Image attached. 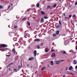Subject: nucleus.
<instances>
[{
	"mask_svg": "<svg viewBox=\"0 0 77 77\" xmlns=\"http://www.w3.org/2000/svg\"><path fill=\"white\" fill-rule=\"evenodd\" d=\"M28 32H29V31H26L25 32V36L24 37L25 38H27L26 36H28V37L30 36V34H28Z\"/></svg>",
	"mask_w": 77,
	"mask_h": 77,
	"instance_id": "f257e3e1",
	"label": "nucleus"
},
{
	"mask_svg": "<svg viewBox=\"0 0 77 77\" xmlns=\"http://www.w3.org/2000/svg\"><path fill=\"white\" fill-rule=\"evenodd\" d=\"M8 48H4V49H0V51H7L6 50H8Z\"/></svg>",
	"mask_w": 77,
	"mask_h": 77,
	"instance_id": "f03ea898",
	"label": "nucleus"
},
{
	"mask_svg": "<svg viewBox=\"0 0 77 77\" xmlns=\"http://www.w3.org/2000/svg\"><path fill=\"white\" fill-rule=\"evenodd\" d=\"M44 18L42 17L40 20V23H44Z\"/></svg>",
	"mask_w": 77,
	"mask_h": 77,
	"instance_id": "7ed1b4c3",
	"label": "nucleus"
},
{
	"mask_svg": "<svg viewBox=\"0 0 77 77\" xmlns=\"http://www.w3.org/2000/svg\"><path fill=\"white\" fill-rule=\"evenodd\" d=\"M37 54V52L36 50H35L34 51V56H36V54Z\"/></svg>",
	"mask_w": 77,
	"mask_h": 77,
	"instance_id": "20e7f679",
	"label": "nucleus"
},
{
	"mask_svg": "<svg viewBox=\"0 0 77 77\" xmlns=\"http://www.w3.org/2000/svg\"><path fill=\"white\" fill-rule=\"evenodd\" d=\"M1 46L2 47H7V45L5 44H2L1 45Z\"/></svg>",
	"mask_w": 77,
	"mask_h": 77,
	"instance_id": "39448f33",
	"label": "nucleus"
},
{
	"mask_svg": "<svg viewBox=\"0 0 77 77\" xmlns=\"http://www.w3.org/2000/svg\"><path fill=\"white\" fill-rule=\"evenodd\" d=\"M29 60H34V57H31L29 58L28 59Z\"/></svg>",
	"mask_w": 77,
	"mask_h": 77,
	"instance_id": "423d86ee",
	"label": "nucleus"
},
{
	"mask_svg": "<svg viewBox=\"0 0 77 77\" xmlns=\"http://www.w3.org/2000/svg\"><path fill=\"white\" fill-rule=\"evenodd\" d=\"M73 62L74 63V65H75V64H77V61H76V60H74Z\"/></svg>",
	"mask_w": 77,
	"mask_h": 77,
	"instance_id": "0eeeda50",
	"label": "nucleus"
},
{
	"mask_svg": "<svg viewBox=\"0 0 77 77\" xmlns=\"http://www.w3.org/2000/svg\"><path fill=\"white\" fill-rule=\"evenodd\" d=\"M41 41V39L39 38H36L34 40L35 41Z\"/></svg>",
	"mask_w": 77,
	"mask_h": 77,
	"instance_id": "6e6552de",
	"label": "nucleus"
},
{
	"mask_svg": "<svg viewBox=\"0 0 77 77\" xmlns=\"http://www.w3.org/2000/svg\"><path fill=\"white\" fill-rule=\"evenodd\" d=\"M56 64H57V65H59V63H60V61H56Z\"/></svg>",
	"mask_w": 77,
	"mask_h": 77,
	"instance_id": "1a4fd4ad",
	"label": "nucleus"
},
{
	"mask_svg": "<svg viewBox=\"0 0 77 77\" xmlns=\"http://www.w3.org/2000/svg\"><path fill=\"white\" fill-rule=\"evenodd\" d=\"M12 51H13V53L15 54V53H16V52H15V49L13 48L12 50Z\"/></svg>",
	"mask_w": 77,
	"mask_h": 77,
	"instance_id": "9d476101",
	"label": "nucleus"
},
{
	"mask_svg": "<svg viewBox=\"0 0 77 77\" xmlns=\"http://www.w3.org/2000/svg\"><path fill=\"white\" fill-rule=\"evenodd\" d=\"M72 68H73V67H72V66H71L69 68V70H72Z\"/></svg>",
	"mask_w": 77,
	"mask_h": 77,
	"instance_id": "9b49d317",
	"label": "nucleus"
},
{
	"mask_svg": "<svg viewBox=\"0 0 77 77\" xmlns=\"http://www.w3.org/2000/svg\"><path fill=\"white\" fill-rule=\"evenodd\" d=\"M41 12L42 15H45V12H44L41 11Z\"/></svg>",
	"mask_w": 77,
	"mask_h": 77,
	"instance_id": "f8f14e48",
	"label": "nucleus"
},
{
	"mask_svg": "<svg viewBox=\"0 0 77 77\" xmlns=\"http://www.w3.org/2000/svg\"><path fill=\"white\" fill-rule=\"evenodd\" d=\"M21 42L22 43H23V44H25V43H26V41H23L22 40L21 41Z\"/></svg>",
	"mask_w": 77,
	"mask_h": 77,
	"instance_id": "ddd939ff",
	"label": "nucleus"
},
{
	"mask_svg": "<svg viewBox=\"0 0 77 77\" xmlns=\"http://www.w3.org/2000/svg\"><path fill=\"white\" fill-rule=\"evenodd\" d=\"M51 65H54V63L53 61H51Z\"/></svg>",
	"mask_w": 77,
	"mask_h": 77,
	"instance_id": "4468645a",
	"label": "nucleus"
},
{
	"mask_svg": "<svg viewBox=\"0 0 77 77\" xmlns=\"http://www.w3.org/2000/svg\"><path fill=\"white\" fill-rule=\"evenodd\" d=\"M60 26L59 25H58L56 27L57 29H59V28L60 27Z\"/></svg>",
	"mask_w": 77,
	"mask_h": 77,
	"instance_id": "2eb2a0df",
	"label": "nucleus"
},
{
	"mask_svg": "<svg viewBox=\"0 0 77 77\" xmlns=\"http://www.w3.org/2000/svg\"><path fill=\"white\" fill-rule=\"evenodd\" d=\"M49 51L48 49L47 48H46V52H48Z\"/></svg>",
	"mask_w": 77,
	"mask_h": 77,
	"instance_id": "dca6fc26",
	"label": "nucleus"
},
{
	"mask_svg": "<svg viewBox=\"0 0 77 77\" xmlns=\"http://www.w3.org/2000/svg\"><path fill=\"white\" fill-rule=\"evenodd\" d=\"M37 8H39V3H38L37 4Z\"/></svg>",
	"mask_w": 77,
	"mask_h": 77,
	"instance_id": "f3484780",
	"label": "nucleus"
},
{
	"mask_svg": "<svg viewBox=\"0 0 77 77\" xmlns=\"http://www.w3.org/2000/svg\"><path fill=\"white\" fill-rule=\"evenodd\" d=\"M56 33L57 35H58L59 33V31H57L56 32Z\"/></svg>",
	"mask_w": 77,
	"mask_h": 77,
	"instance_id": "a211bd4d",
	"label": "nucleus"
},
{
	"mask_svg": "<svg viewBox=\"0 0 77 77\" xmlns=\"http://www.w3.org/2000/svg\"><path fill=\"white\" fill-rule=\"evenodd\" d=\"M45 67H44L41 69L42 71H43V70H44L45 69Z\"/></svg>",
	"mask_w": 77,
	"mask_h": 77,
	"instance_id": "6ab92c4d",
	"label": "nucleus"
},
{
	"mask_svg": "<svg viewBox=\"0 0 77 77\" xmlns=\"http://www.w3.org/2000/svg\"><path fill=\"white\" fill-rule=\"evenodd\" d=\"M14 71H15V72H17L18 71H17V70L16 69H14Z\"/></svg>",
	"mask_w": 77,
	"mask_h": 77,
	"instance_id": "aec40b11",
	"label": "nucleus"
},
{
	"mask_svg": "<svg viewBox=\"0 0 77 77\" xmlns=\"http://www.w3.org/2000/svg\"><path fill=\"white\" fill-rule=\"evenodd\" d=\"M51 7L50 6V5H48V6H47V8L48 9H50V7Z\"/></svg>",
	"mask_w": 77,
	"mask_h": 77,
	"instance_id": "412c9836",
	"label": "nucleus"
},
{
	"mask_svg": "<svg viewBox=\"0 0 77 77\" xmlns=\"http://www.w3.org/2000/svg\"><path fill=\"white\" fill-rule=\"evenodd\" d=\"M27 23L28 24L29 26L30 25V23L29 22H27Z\"/></svg>",
	"mask_w": 77,
	"mask_h": 77,
	"instance_id": "4be33fe9",
	"label": "nucleus"
},
{
	"mask_svg": "<svg viewBox=\"0 0 77 77\" xmlns=\"http://www.w3.org/2000/svg\"><path fill=\"white\" fill-rule=\"evenodd\" d=\"M37 48H38V49L40 48V46H39V45H38L37 46Z\"/></svg>",
	"mask_w": 77,
	"mask_h": 77,
	"instance_id": "5701e85b",
	"label": "nucleus"
},
{
	"mask_svg": "<svg viewBox=\"0 0 77 77\" xmlns=\"http://www.w3.org/2000/svg\"><path fill=\"white\" fill-rule=\"evenodd\" d=\"M68 67H66L65 68L66 71H67L68 70Z\"/></svg>",
	"mask_w": 77,
	"mask_h": 77,
	"instance_id": "b1692460",
	"label": "nucleus"
},
{
	"mask_svg": "<svg viewBox=\"0 0 77 77\" xmlns=\"http://www.w3.org/2000/svg\"><path fill=\"white\" fill-rule=\"evenodd\" d=\"M69 74H70V75H74V74H73L72 73H69Z\"/></svg>",
	"mask_w": 77,
	"mask_h": 77,
	"instance_id": "393cba45",
	"label": "nucleus"
},
{
	"mask_svg": "<svg viewBox=\"0 0 77 77\" xmlns=\"http://www.w3.org/2000/svg\"><path fill=\"white\" fill-rule=\"evenodd\" d=\"M59 23L61 26H62V23L60 21H59Z\"/></svg>",
	"mask_w": 77,
	"mask_h": 77,
	"instance_id": "a878e982",
	"label": "nucleus"
},
{
	"mask_svg": "<svg viewBox=\"0 0 77 77\" xmlns=\"http://www.w3.org/2000/svg\"><path fill=\"white\" fill-rule=\"evenodd\" d=\"M53 36H54V37H55V36H56V34H53Z\"/></svg>",
	"mask_w": 77,
	"mask_h": 77,
	"instance_id": "bb28decb",
	"label": "nucleus"
},
{
	"mask_svg": "<svg viewBox=\"0 0 77 77\" xmlns=\"http://www.w3.org/2000/svg\"><path fill=\"white\" fill-rule=\"evenodd\" d=\"M52 56L53 57H54L55 56V54H53L52 55Z\"/></svg>",
	"mask_w": 77,
	"mask_h": 77,
	"instance_id": "cd10ccee",
	"label": "nucleus"
},
{
	"mask_svg": "<svg viewBox=\"0 0 77 77\" xmlns=\"http://www.w3.org/2000/svg\"><path fill=\"white\" fill-rule=\"evenodd\" d=\"M18 27L17 26H14V29H17V28Z\"/></svg>",
	"mask_w": 77,
	"mask_h": 77,
	"instance_id": "c85d7f7f",
	"label": "nucleus"
},
{
	"mask_svg": "<svg viewBox=\"0 0 77 77\" xmlns=\"http://www.w3.org/2000/svg\"><path fill=\"white\" fill-rule=\"evenodd\" d=\"M44 18H45V19H47L48 18V17H45Z\"/></svg>",
	"mask_w": 77,
	"mask_h": 77,
	"instance_id": "c756f323",
	"label": "nucleus"
},
{
	"mask_svg": "<svg viewBox=\"0 0 77 77\" xmlns=\"http://www.w3.org/2000/svg\"><path fill=\"white\" fill-rule=\"evenodd\" d=\"M2 8H3V6L0 5V9H2Z\"/></svg>",
	"mask_w": 77,
	"mask_h": 77,
	"instance_id": "7c9ffc66",
	"label": "nucleus"
},
{
	"mask_svg": "<svg viewBox=\"0 0 77 77\" xmlns=\"http://www.w3.org/2000/svg\"><path fill=\"white\" fill-rule=\"evenodd\" d=\"M10 7H11V5H9L8 8L9 9V8H10Z\"/></svg>",
	"mask_w": 77,
	"mask_h": 77,
	"instance_id": "2f4dec72",
	"label": "nucleus"
},
{
	"mask_svg": "<svg viewBox=\"0 0 77 77\" xmlns=\"http://www.w3.org/2000/svg\"><path fill=\"white\" fill-rule=\"evenodd\" d=\"M76 17V15H74L72 16V17Z\"/></svg>",
	"mask_w": 77,
	"mask_h": 77,
	"instance_id": "473e14b6",
	"label": "nucleus"
},
{
	"mask_svg": "<svg viewBox=\"0 0 77 77\" xmlns=\"http://www.w3.org/2000/svg\"><path fill=\"white\" fill-rule=\"evenodd\" d=\"M18 68H21V66L20 65H19V66H18Z\"/></svg>",
	"mask_w": 77,
	"mask_h": 77,
	"instance_id": "72a5a7b5",
	"label": "nucleus"
},
{
	"mask_svg": "<svg viewBox=\"0 0 77 77\" xmlns=\"http://www.w3.org/2000/svg\"><path fill=\"white\" fill-rule=\"evenodd\" d=\"M23 20H24V21H25V20H26V18H23L22 20V21H23Z\"/></svg>",
	"mask_w": 77,
	"mask_h": 77,
	"instance_id": "f704fd0d",
	"label": "nucleus"
},
{
	"mask_svg": "<svg viewBox=\"0 0 77 77\" xmlns=\"http://www.w3.org/2000/svg\"><path fill=\"white\" fill-rule=\"evenodd\" d=\"M56 4H55L54 5V8H55V7H56Z\"/></svg>",
	"mask_w": 77,
	"mask_h": 77,
	"instance_id": "c9c22d12",
	"label": "nucleus"
},
{
	"mask_svg": "<svg viewBox=\"0 0 77 77\" xmlns=\"http://www.w3.org/2000/svg\"><path fill=\"white\" fill-rule=\"evenodd\" d=\"M71 17H72V15H69V18H71Z\"/></svg>",
	"mask_w": 77,
	"mask_h": 77,
	"instance_id": "e433bc0d",
	"label": "nucleus"
},
{
	"mask_svg": "<svg viewBox=\"0 0 77 77\" xmlns=\"http://www.w3.org/2000/svg\"><path fill=\"white\" fill-rule=\"evenodd\" d=\"M64 61H65V60H61L60 61V62H64Z\"/></svg>",
	"mask_w": 77,
	"mask_h": 77,
	"instance_id": "4c0bfd02",
	"label": "nucleus"
},
{
	"mask_svg": "<svg viewBox=\"0 0 77 77\" xmlns=\"http://www.w3.org/2000/svg\"><path fill=\"white\" fill-rule=\"evenodd\" d=\"M63 15H64V17L66 16V14H65V13H63Z\"/></svg>",
	"mask_w": 77,
	"mask_h": 77,
	"instance_id": "58836bf2",
	"label": "nucleus"
},
{
	"mask_svg": "<svg viewBox=\"0 0 77 77\" xmlns=\"http://www.w3.org/2000/svg\"><path fill=\"white\" fill-rule=\"evenodd\" d=\"M63 54H66V51H63Z\"/></svg>",
	"mask_w": 77,
	"mask_h": 77,
	"instance_id": "ea45409f",
	"label": "nucleus"
},
{
	"mask_svg": "<svg viewBox=\"0 0 77 77\" xmlns=\"http://www.w3.org/2000/svg\"><path fill=\"white\" fill-rule=\"evenodd\" d=\"M11 55H6V56H7V57H9V56H10Z\"/></svg>",
	"mask_w": 77,
	"mask_h": 77,
	"instance_id": "a19ab883",
	"label": "nucleus"
},
{
	"mask_svg": "<svg viewBox=\"0 0 77 77\" xmlns=\"http://www.w3.org/2000/svg\"><path fill=\"white\" fill-rule=\"evenodd\" d=\"M75 69H77V65H76L75 67Z\"/></svg>",
	"mask_w": 77,
	"mask_h": 77,
	"instance_id": "79ce46f5",
	"label": "nucleus"
},
{
	"mask_svg": "<svg viewBox=\"0 0 77 77\" xmlns=\"http://www.w3.org/2000/svg\"><path fill=\"white\" fill-rule=\"evenodd\" d=\"M77 5V2H76L75 3V5Z\"/></svg>",
	"mask_w": 77,
	"mask_h": 77,
	"instance_id": "37998d69",
	"label": "nucleus"
},
{
	"mask_svg": "<svg viewBox=\"0 0 77 77\" xmlns=\"http://www.w3.org/2000/svg\"><path fill=\"white\" fill-rule=\"evenodd\" d=\"M63 51H61V53H63Z\"/></svg>",
	"mask_w": 77,
	"mask_h": 77,
	"instance_id": "c03bdc74",
	"label": "nucleus"
},
{
	"mask_svg": "<svg viewBox=\"0 0 77 77\" xmlns=\"http://www.w3.org/2000/svg\"><path fill=\"white\" fill-rule=\"evenodd\" d=\"M13 63H12L9 64V65H11V64H13Z\"/></svg>",
	"mask_w": 77,
	"mask_h": 77,
	"instance_id": "a18cd8bd",
	"label": "nucleus"
},
{
	"mask_svg": "<svg viewBox=\"0 0 77 77\" xmlns=\"http://www.w3.org/2000/svg\"><path fill=\"white\" fill-rule=\"evenodd\" d=\"M51 51H54V49H53V50H51Z\"/></svg>",
	"mask_w": 77,
	"mask_h": 77,
	"instance_id": "49530a36",
	"label": "nucleus"
},
{
	"mask_svg": "<svg viewBox=\"0 0 77 77\" xmlns=\"http://www.w3.org/2000/svg\"><path fill=\"white\" fill-rule=\"evenodd\" d=\"M76 50H77V46H76Z\"/></svg>",
	"mask_w": 77,
	"mask_h": 77,
	"instance_id": "de8ad7c7",
	"label": "nucleus"
},
{
	"mask_svg": "<svg viewBox=\"0 0 77 77\" xmlns=\"http://www.w3.org/2000/svg\"><path fill=\"white\" fill-rule=\"evenodd\" d=\"M11 5H12V6H13V4H12V3H11Z\"/></svg>",
	"mask_w": 77,
	"mask_h": 77,
	"instance_id": "09e8293b",
	"label": "nucleus"
},
{
	"mask_svg": "<svg viewBox=\"0 0 77 77\" xmlns=\"http://www.w3.org/2000/svg\"><path fill=\"white\" fill-rule=\"evenodd\" d=\"M9 71H11V69L10 68H9Z\"/></svg>",
	"mask_w": 77,
	"mask_h": 77,
	"instance_id": "8fccbe9b",
	"label": "nucleus"
},
{
	"mask_svg": "<svg viewBox=\"0 0 77 77\" xmlns=\"http://www.w3.org/2000/svg\"><path fill=\"white\" fill-rule=\"evenodd\" d=\"M65 75H64L63 76V77H65Z\"/></svg>",
	"mask_w": 77,
	"mask_h": 77,
	"instance_id": "3c124183",
	"label": "nucleus"
},
{
	"mask_svg": "<svg viewBox=\"0 0 77 77\" xmlns=\"http://www.w3.org/2000/svg\"><path fill=\"white\" fill-rule=\"evenodd\" d=\"M62 0H59V2H61Z\"/></svg>",
	"mask_w": 77,
	"mask_h": 77,
	"instance_id": "603ef678",
	"label": "nucleus"
},
{
	"mask_svg": "<svg viewBox=\"0 0 77 77\" xmlns=\"http://www.w3.org/2000/svg\"><path fill=\"white\" fill-rule=\"evenodd\" d=\"M65 19H67V17H66L65 18Z\"/></svg>",
	"mask_w": 77,
	"mask_h": 77,
	"instance_id": "864d4df0",
	"label": "nucleus"
},
{
	"mask_svg": "<svg viewBox=\"0 0 77 77\" xmlns=\"http://www.w3.org/2000/svg\"><path fill=\"white\" fill-rule=\"evenodd\" d=\"M29 64L27 65V66H29Z\"/></svg>",
	"mask_w": 77,
	"mask_h": 77,
	"instance_id": "5fc2aeb1",
	"label": "nucleus"
},
{
	"mask_svg": "<svg viewBox=\"0 0 77 77\" xmlns=\"http://www.w3.org/2000/svg\"><path fill=\"white\" fill-rule=\"evenodd\" d=\"M0 69H2V68H0Z\"/></svg>",
	"mask_w": 77,
	"mask_h": 77,
	"instance_id": "6e6d98bb",
	"label": "nucleus"
},
{
	"mask_svg": "<svg viewBox=\"0 0 77 77\" xmlns=\"http://www.w3.org/2000/svg\"><path fill=\"white\" fill-rule=\"evenodd\" d=\"M10 26H9V27H9Z\"/></svg>",
	"mask_w": 77,
	"mask_h": 77,
	"instance_id": "4d7b16f0",
	"label": "nucleus"
},
{
	"mask_svg": "<svg viewBox=\"0 0 77 77\" xmlns=\"http://www.w3.org/2000/svg\"><path fill=\"white\" fill-rule=\"evenodd\" d=\"M26 12H27V11H26Z\"/></svg>",
	"mask_w": 77,
	"mask_h": 77,
	"instance_id": "13d9d810",
	"label": "nucleus"
},
{
	"mask_svg": "<svg viewBox=\"0 0 77 77\" xmlns=\"http://www.w3.org/2000/svg\"><path fill=\"white\" fill-rule=\"evenodd\" d=\"M20 75H21V74Z\"/></svg>",
	"mask_w": 77,
	"mask_h": 77,
	"instance_id": "bf43d9fd",
	"label": "nucleus"
}]
</instances>
